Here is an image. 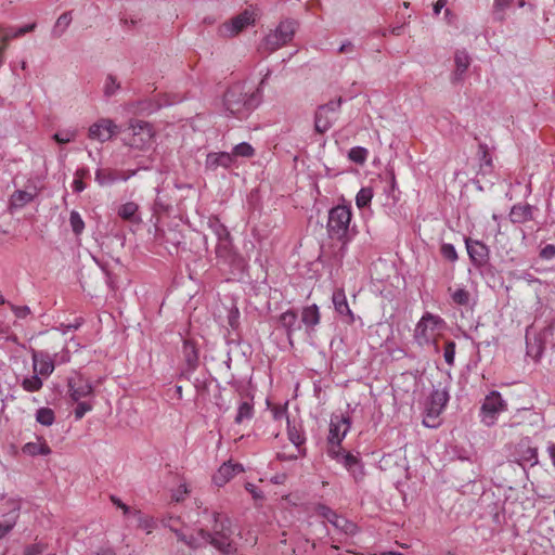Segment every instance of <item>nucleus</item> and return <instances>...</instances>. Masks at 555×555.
Segmentation results:
<instances>
[{
  "mask_svg": "<svg viewBox=\"0 0 555 555\" xmlns=\"http://www.w3.org/2000/svg\"><path fill=\"white\" fill-rule=\"evenodd\" d=\"M341 105V98L332 100L319 106L315 113L314 128L319 133H325L337 120Z\"/></svg>",
  "mask_w": 555,
  "mask_h": 555,
  "instance_id": "9",
  "label": "nucleus"
},
{
  "mask_svg": "<svg viewBox=\"0 0 555 555\" xmlns=\"http://www.w3.org/2000/svg\"><path fill=\"white\" fill-rule=\"evenodd\" d=\"M455 62V70H454V81L462 80L464 73L470 65V59L465 51H457L454 56Z\"/></svg>",
  "mask_w": 555,
  "mask_h": 555,
  "instance_id": "26",
  "label": "nucleus"
},
{
  "mask_svg": "<svg viewBox=\"0 0 555 555\" xmlns=\"http://www.w3.org/2000/svg\"><path fill=\"white\" fill-rule=\"evenodd\" d=\"M224 105L230 114L242 118L246 112L253 109L257 105V93L247 95L245 92V86L242 83H235L225 92Z\"/></svg>",
  "mask_w": 555,
  "mask_h": 555,
  "instance_id": "4",
  "label": "nucleus"
},
{
  "mask_svg": "<svg viewBox=\"0 0 555 555\" xmlns=\"http://www.w3.org/2000/svg\"><path fill=\"white\" fill-rule=\"evenodd\" d=\"M154 131L152 126L143 120H131L129 126L122 130V141L125 145L144 150L149 147L153 141Z\"/></svg>",
  "mask_w": 555,
  "mask_h": 555,
  "instance_id": "6",
  "label": "nucleus"
},
{
  "mask_svg": "<svg viewBox=\"0 0 555 555\" xmlns=\"http://www.w3.org/2000/svg\"><path fill=\"white\" fill-rule=\"evenodd\" d=\"M47 548V544L42 542H35L30 545H27L24 550V555H40Z\"/></svg>",
  "mask_w": 555,
  "mask_h": 555,
  "instance_id": "50",
  "label": "nucleus"
},
{
  "mask_svg": "<svg viewBox=\"0 0 555 555\" xmlns=\"http://www.w3.org/2000/svg\"><path fill=\"white\" fill-rule=\"evenodd\" d=\"M9 40V34L0 28V65L2 64L3 51L5 50Z\"/></svg>",
  "mask_w": 555,
  "mask_h": 555,
  "instance_id": "54",
  "label": "nucleus"
},
{
  "mask_svg": "<svg viewBox=\"0 0 555 555\" xmlns=\"http://www.w3.org/2000/svg\"><path fill=\"white\" fill-rule=\"evenodd\" d=\"M287 435L289 441L295 446L296 449H300V447L305 442V437L300 430V428L295 425H291L289 420L287 418Z\"/></svg>",
  "mask_w": 555,
  "mask_h": 555,
  "instance_id": "33",
  "label": "nucleus"
},
{
  "mask_svg": "<svg viewBox=\"0 0 555 555\" xmlns=\"http://www.w3.org/2000/svg\"><path fill=\"white\" fill-rule=\"evenodd\" d=\"M69 222L75 234L79 235L82 233L85 229V222L78 211L73 210L70 212Z\"/></svg>",
  "mask_w": 555,
  "mask_h": 555,
  "instance_id": "45",
  "label": "nucleus"
},
{
  "mask_svg": "<svg viewBox=\"0 0 555 555\" xmlns=\"http://www.w3.org/2000/svg\"><path fill=\"white\" fill-rule=\"evenodd\" d=\"M300 455H304V451L301 449H296V452L289 454L278 453V459L281 461H292L298 459Z\"/></svg>",
  "mask_w": 555,
  "mask_h": 555,
  "instance_id": "58",
  "label": "nucleus"
},
{
  "mask_svg": "<svg viewBox=\"0 0 555 555\" xmlns=\"http://www.w3.org/2000/svg\"><path fill=\"white\" fill-rule=\"evenodd\" d=\"M23 453L35 456V455H48L51 453L50 447L44 440L39 442H27L22 448Z\"/></svg>",
  "mask_w": 555,
  "mask_h": 555,
  "instance_id": "29",
  "label": "nucleus"
},
{
  "mask_svg": "<svg viewBox=\"0 0 555 555\" xmlns=\"http://www.w3.org/2000/svg\"><path fill=\"white\" fill-rule=\"evenodd\" d=\"M179 541L183 542L192 550H198L209 544V540L203 539L198 532L196 534L179 533Z\"/></svg>",
  "mask_w": 555,
  "mask_h": 555,
  "instance_id": "30",
  "label": "nucleus"
},
{
  "mask_svg": "<svg viewBox=\"0 0 555 555\" xmlns=\"http://www.w3.org/2000/svg\"><path fill=\"white\" fill-rule=\"evenodd\" d=\"M233 164V156L227 152L210 153L206 158V167L216 170L218 167L229 168Z\"/></svg>",
  "mask_w": 555,
  "mask_h": 555,
  "instance_id": "22",
  "label": "nucleus"
},
{
  "mask_svg": "<svg viewBox=\"0 0 555 555\" xmlns=\"http://www.w3.org/2000/svg\"><path fill=\"white\" fill-rule=\"evenodd\" d=\"M333 305L335 310L341 314L347 317V323L352 324L356 320L353 312L349 308L347 302L346 294L343 288H338L333 293L332 296Z\"/></svg>",
  "mask_w": 555,
  "mask_h": 555,
  "instance_id": "20",
  "label": "nucleus"
},
{
  "mask_svg": "<svg viewBox=\"0 0 555 555\" xmlns=\"http://www.w3.org/2000/svg\"><path fill=\"white\" fill-rule=\"evenodd\" d=\"M279 321L281 326L285 328L288 339L292 343V336L296 331L297 325V313L293 310H287L280 315Z\"/></svg>",
  "mask_w": 555,
  "mask_h": 555,
  "instance_id": "28",
  "label": "nucleus"
},
{
  "mask_svg": "<svg viewBox=\"0 0 555 555\" xmlns=\"http://www.w3.org/2000/svg\"><path fill=\"white\" fill-rule=\"evenodd\" d=\"M132 516L137 519L138 528L144 530L147 534L152 533L157 527L155 518L143 514L140 509L133 508Z\"/></svg>",
  "mask_w": 555,
  "mask_h": 555,
  "instance_id": "25",
  "label": "nucleus"
},
{
  "mask_svg": "<svg viewBox=\"0 0 555 555\" xmlns=\"http://www.w3.org/2000/svg\"><path fill=\"white\" fill-rule=\"evenodd\" d=\"M451 298L459 306H468L470 294L465 288H456L451 293Z\"/></svg>",
  "mask_w": 555,
  "mask_h": 555,
  "instance_id": "40",
  "label": "nucleus"
},
{
  "mask_svg": "<svg viewBox=\"0 0 555 555\" xmlns=\"http://www.w3.org/2000/svg\"><path fill=\"white\" fill-rule=\"evenodd\" d=\"M8 513L4 515V520L0 522V540L15 527L20 517L21 501L18 499H9L5 502Z\"/></svg>",
  "mask_w": 555,
  "mask_h": 555,
  "instance_id": "12",
  "label": "nucleus"
},
{
  "mask_svg": "<svg viewBox=\"0 0 555 555\" xmlns=\"http://www.w3.org/2000/svg\"><path fill=\"white\" fill-rule=\"evenodd\" d=\"M440 253L447 260L455 261L457 259V253L452 244H442Z\"/></svg>",
  "mask_w": 555,
  "mask_h": 555,
  "instance_id": "48",
  "label": "nucleus"
},
{
  "mask_svg": "<svg viewBox=\"0 0 555 555\" xmlns=\"http://www.w3.org/2000/svg\"><path fill=\"white\" fill-rule=\"evenodd\" d=\"M215 232H216V235L218 237V242L225 241V240H231L230 232L228 231V229L223 224H219L216 228Z\"/></svg>",
  "mask_w": 555,
  "mask_h": 555,
  "instance_id": "57",
  "label": "nucleus"
},
{
  "mask_svg": "<svg viewBox=\"0 0 555 555\" xmlns=\"http://www.w3.org/2000/svg\"><path fill=\"white\" fill-rule=\"evenodd\" d=\"M216 255L219 259H222L225 263L231 266H242L243 259L238 256L232 245L231 240H225L217 243Z\"/></svg>",
  "mask_w": 555,
  "mask_h": 555,
  "instance_id": "18",
  "label": "nucleus"
},
{
  "mask_svg": "<svg viewBox=\"0 0 555 555\" xmlns=\"http://www.w3.org/2000/svg\"><path fill=\"white\" fill-rule=\"evenodd\" d=\"M455 347H456V345L452 340L447 341L444 345L443 357H444L446 362L449 365H453V363H454Z\"/></svg>",
  "mask_w": 555,
  "mask_h": 555,
  "instance_id": "47",
  "label": "nucleus"
},
{
  "mask_svg": "<svg viewBox=\"0 0 555 555\" xmlns=\"http://www.w3.org/2000/svg\"><path fill=\"white\" fill-rule=\"evenodd\" d=\"M238 317H240V312H238V309L237 308H233L230 313H229V325L232 327V328H236L237 325H238Z\"/></svg>",
  "mask_w": 555,
  "mask_h": 555,
  "instance_id": "59",
  "label": "nucleus"
},
{
  "mask_svg": "<svg viewBox=\"0 0 555 555\" xmlns=\"http://www.w3.org/2000/svg\"><path fill=\"white\" fill-rule=\"evenodd\" d=\"M254 416V405L249 401H244L238 405L235 423L242 424L245 421L251 420Z\"/></svg>",
  "mask_w": 555,
  "mask_h": 555,
  "instance_id": "32",
  "label": "nucleus"
},
{
  "mask_svg": "<svg viewBox=\"0 0 555 555\" xmlns=\"http://www.w3.org/2000/svg\"><path fill=\"white\" fill-rule=\"evenodd\" d=\"M73 188L75 192H82L86 188V184L83 183L82 179L75 178Z\"/></svg>",
  "mask_w": 555,
  "mask_h": 555,
  "instance_id": "64",
  "label": "nucleus"
},
{
  "mask_svg": "<svg viewBox=\"0 0 555 555\" xmlns=\"http://www.w3.org/2000/svg\"><path fill=\"white\" fill-rule=\"evenodd\" d=\"M131 175L120 173L112 169H98L95 171V181L100 185L112 183L118 179L127 180Z\"/></svg>",
  "mask_w": 555,
  "mask_h": 555,
  "instance_id": "23",
  "label": "nucleus"
},
{
  "mask_svg": "<svg viewBox=\"0 0 555 555\" xmlns=\"http://www.w3.org/2000/svg\"><path fill=\"white\" fill-rule=\"evenodd\" d=\"M33 369L40 376H50L54 369V358L44 351H33Z\"/></svg>",
  "mask_w": 555,
  "mask_h": 555,
  "instance_id": "14",
  "label": "nucleus"
},
{
  "mask_svg": "<svg viewBox=\"0 0 555 555\" xmlns=\"http://www.w3.org/2000/svg\"><path fill=\"white\" fill-rule=\"evenodd\" d=\"M446 328V322L439 315L426 312L417 322L414 330V339L420 346L433 345L439 351L438 338Z\"/></svg>",
  "mask_w": 555,
  "mask_h": 555,
  "instance_id": "2",
  "label": "nucleus"
},
{
  "mask_svg": "<svg viewBox=\"0 0 555 555\" xmlns=\"http://www.w3.org/2000/svg\"><path fill=\"white\" fill-rule=\"evenodd\" d=\"M321 314L319 307L313 304L310 306H307L301 311V322L307 327H314L320 323Z\"/></svg>",
  "mask_w": 555,
  "mask_h": 555,
  "instance_id": "24",
  "label": "nucleus"
},
{
  "mask_svg": "<svg viewBox=\"0 0 555 555\" xmlns=\"http://www.w3.org/2000/svg\"><path fill=\"white\" fill-rule=\"evenodd\" d=\"M367 154H369V152L366 149L361 147V146H356L349 151L348 156L352 162L361 165L366 160Z\"/></svg>",
  "mask_w": 555,
  "mask_h": 555,
  "instance_id": "44",
  "label": "nucleus"
},
{
  "mask_svg": "<svg viewBox=\"0 0 555 555\" xmlns=\"http://www.w3.org/2000/svg\"><path fill=\"white\" fill-rule=\"evenodd\" d=\"M211 530L207 531L203 528L198 529V534L209 544L223 554L230 555L236 552L234 542V529L230 518L223 514L214 512Z\"/></svg>",
  "mask_w": 555,
  "mask_h": 555,
  "instance_id": "1",
  "label": "nucleus"
},
{
  "mask_svg": "<svg viewBox=\"0 0 555 555\" xmlns=\"http://www.w3.org/2000/svg\"><path fill=\"white\" fill-rule=\"evenodd\" d=\"M189 490L185 483H182L178 487V489L172 493V500L176 502H181L184 496L188 494Z\"/></svg>",
  "mask_w": 555,
  "mask_h": 555,
  "instance_id": "55",
  "label": "nucleus"
},
{
  "mask_svg": "<svg viewBox=\"0 0 555 555\" xmlns=\"http://www.w3.org/2000/svg\"><path fill=\"white\" fill-rule=\"evenodd\" d=\"M36 421L43 426H51L55 421L54 411L50 408H40L36 413Z\"/></svg>",
  "mask_w": 555,
  "mask_h": 555,
  "instance_id": "35",
  "label": "nucleus"
},
{
  "mask_svg": "<svg viewBox=\"0 0 555 555\" xmlns=\"http://www.w3.org/2000/svg\"><path fill=\"white\" fill-rule=\"evenodd\" d=\"M139 206L138 204L133 202H128L126 204H122L118 208V216L129 222L139 223L141 221L140 217L138 216Z\"/></svg>",
  "mask_w": 555,
  "mask_h": 555,
  "instance_id": "27",
  "label": "nucleus"
},
{
  "mask_svg": "<svg viewBox=\"0 0 555 555\" xmlns=\"http://www.w3.org/2000/svg\"><path fill=\"white\" fill-rule=\"evenodd\" d=\"M514 0H495L494 1V15L499 21H503L505 18L504 10L512 5Z\"/></svg>",
  "mask_w": 555,
  "mask_h": 555,
  "instance_id": "46",
  "label": "nucleus"
},
{
  "mask_svg": "<svg viewBox=\"0 0 555 555\" xmlns=\"http://www.w3.org/2000/svg\"><path fill=\"white\" fill-rule=\"evenodd\" d=\"M92 408L93 406L91 403L79 400L74 412L76 420H81L88 412L92 410Z\"/></svg>",
  "mask_w": 555,
  "mask_h": 555,
  "instance_id": "49",
  "label": "nucleus"
},
{
  "mask_svg": "<svg viewBox=\"0 0 555 555\" xmlns=\"http://www.w3.org/2000/svg\"><path fill=\"white\" fill-rule=\"evenodd\" d=\"M351 210L347 206L338 205L328 212L327 232L332 238L343 241L349 229Z\"/></svg>",
  "mask_w": 555,
  "mask_h": 555,
  "instance_id": "8",
  "label": "nucleus"
},
{
  "mask_svg": "<svg viewBox=\"0 0 555 555\" xmlns=\"http://www.w3.org/2000/svg\"><path fill=\"white\" fill-rule=\"evenodd\" d=\"M36 195H37L36 188H34L33 191L16 190L10 196L9 209L11 211H13V210L23 208L28 203L33 202L34 198L36 197Z\"/></svg>",
  "mask_w": 555,
  "mask_h": 555,
  "instance_id": "21",
  "label": "nucleus"
},
{
  "mask_svg": "<svg viewBox=\"0 0 555 555\" xmlns=\"http://www.w3.org/2000/svg\"><path fill=\"white\" fill-rule=\"evenodd\" d=\"M332 525L347 534H352L356 530V525L353 522L338 515L334 518V520H332Z\"/></svg>",
  "mask_w": 555,
  "mask_h": 555,
  "instance_id": "39",
  "label": "nucleus"
},
{
  "mask_svg": "<svg viewBox=\"0 0 555 555\" xmlns=\"http://www.w3.org/2000/svg\"><path fill=\"white\" fill-rule=\"evenodd\" d=\"M338 462L341 463L344 467L350 473L356 482H359L363 479L364 469L360 457L351 454L350 452H346L343 454Z\"/></svg>",
  "mask_w": 555,
  "mask_h": 555,
  "instance_id": "19",
  "label": "nucleus"
},
{
  "mask_svg": "<svg viewBox=\"0 0 555 555\" xmlns=\"http://www.w3.org/2000/svg\"><path fill=\"white\" fill-rule=\"evenodd\" d=\"M465 243L468 256L473 263L477 267L485 266L489 260L490 251L488 246L480 241H474L470 238H467Z\"/></svg>",
  "mask_w": 555,
  "mask_h": 555,
  "instance_id": "15",
  "label": "nucleus"
},
{
  "mask_svg": "<svg viewBox=\"0 0 555 555\" xmlns=\"http://www.w3.org/2000/svg\"><path fill=\"white\" fill-rule=\"evenodd\" d=\"M10 308L17 319H26L31 313L28 306H15L10 304Z\"/></svg>",
  "mask_w": 555,
  "mask_h": 555,
  "instance_id": "51",
  "label": "nucleus"
},
{
  "mask_svg": "<svg viewBox=\"0 0 555 555\" xmlns=\"http://www.w3.org/2000/svg\"><path fill=\"white\" fill-rule=\"evenodd\" d=\"M373 197V191L370 188H362L357 196H356V204L358 208H364L369 206Z\"/></svg>",
  "mask_w": 555,
  "mask_h": 555,
  "instance_id": "41",
  "label": "nucleus"
},
{
  "mask_svg": "<svg viewBox=\"0 0 555 555\" xmlns=\"http://www.w3.org/2000/svg\"><path fill=\"white\" fill-rule=\"evenodd\" d=\"M258 12L254 8L245 9L242 13L224 22L218 27V35L222 38H233L241 34L248 26L255 25Z\"/></svg>",
  "mask_w": 555,
  "mask_h": 555,
  "instance_id": "7",
  "label": "nucleus"
},
{
  "mask_svg": "<svg viewBox=\"0 0 555 555\" xmlns=\"http://www.w3.org/2000/svg\"><path fill=\"white\" fill-rule=\"evenodd\" d=\"M506 409V403L502 399L500 392L492 391L488 395L482 403L481 411L485 415V422L493 424L495 415Z\"/></svg>",
  "mask_w": 555,
  "mask_h": 555,
  "instance_id": "11",
  "label": "nucleus"
},
{
  "mask_svg": "<svg viewBox=\"0 0 555 555\" xmlns=\"http://www.w3.org/2000/svg\"><path fill=\"white\" fill-rule=\"evenodd\" d=\"M243 472L244 467L242 464L228 461L219 467V469L212 477V481L217 487H222L231 479H233L236 475Z\"/></svg>",
  "mask_w": 555,
  "mask_h": 555,
  "instance_id": "16",
  "label": "nucleus"
},
{
  "mask_svg": "<svg viewBox=\"0 0 555 555\" xmlns=\"http://www.w3.org/2000/svg\"><path fill=\"white\" fill-rule=\"evenodd\" d=\"M119 131V127L108 118H101L89 128V138L100 142L108 141Z\"/></svg>",
  "mask_w": 555,
  "mask_h": 555,
  "instance_id": "10",
  "label": "nucleus"
},
{
  "mask_svg": "<svg viewBox=\"0 0 555 555\" xmlns=\"http://www.w3.org/2000/svg\"><path fill=\"white\" fill-rule=\"evenodd\" d=\"M35 26H36L35 24H30V25H27L25 27L20 28L14 35H12V36L9 35L10 39L13 38V37L22 36V35H24L26 33H29V31L34 30Z\"/></svg>",
  "mask_w": 555,
  "mask_h": 555,
  "instance_id": "63",
  "label": "nucleus"
},
{
  "mask_svg": "<svg viewBox=\"0 0 555 555\" xmlns=\"http://www.w3.org/2000/svg\"><path fill=\"white\" fill-rule=\"evenodd\" d=\"M72 22V16L69 13H63L56 21L55 25H54V28L52 30V35L55 37V38H60L64 31L66 30V28L69 26Z\"/></svg>",
  "mask_w": 555,
  "mask_h": 555,
  "instance_id": "37",
  "label": "nucleus"
},
{
  "mask_svg": "<svg viewBox=\"0 0 555 555\" xmlns=\"http://www.w3.org/2000/svg\"><path fill=\"white\" fill-rule=\"evenodd\" d=\"M245 489L253 495L255 500L262 498L261 492L256 488L255 485L247 482L245 485Z\"/></svg>",
  "mask_w": 555,
  "mask_h": 555,
  "instance_id": "62",
  "label": "nucleus"
},
{
  "mask_svg": "<svg viewBox=\"0 0 555 555\" xmlns=\"http://www.w3.org/2000/svg\"><path fill=\"white\" fill-rule=\"evenodd\" d=\"M162 524L164 527L172 531L177 535V539L179 540V533H183L182 524L179 517H175L171 515L165 516L162 518Z\"/></svg>",
  "mask_w": 555,
  "mask_h": 555,
  "instance_id": "36",
  "label": "nucleus"
},
{
  "mask_svg": "<svg viewBox=\"0 0 555 555\" xmlns=\"http://www.w3.org/2000/svg\"><path fill=\"white\" fill-rule=\"evenodd\" d=\"M450 399L449 386L439 383L430 395L426 408L423 424L429 428H437L440 425V415Z\"/></svg>",
  "mask_w": 555,
  "mask_h": 555,
  "instance_id": "5",
  "label": "nucleus"
},
{
  "mask_svg": "<svg viewBox=\"0 0 555 555\" xmlns=\"http://www.w3.org/2000/svg\"><path fill=\"white\" fill-rule=\"evenodd\" d=\"M318 514L322 517H324L328 522L332 524V520H334V518L337 516V514L332 511L331 508H328L327 506H324V505H320L318 507Z\"/></svg>",
  "mask_w": 555,
  "mask_h": 555,
  "instance_id": "52",
  "label": "nucleus"
},
{
  "mask_svg": "<svg viewBox=\"0 0 555 555\" xmlns=\"http://www.w3.org/2000/svg\"><path fill=\"white\" fill-rule=\"evenodd\" d=\"M74 138H75V132H73V131H66V132H63V133H55L53 135V139L57 143H60V144L68 143L72 140H74Z\"/></svg>",
  "mask_w": 555,
  "mask_h": 555,
  "instance_id": "53",
  "label": "nucleus"
},
{
  "mask_svg": "<svg viewBox=\"0 0 555 555\" xmlns=\"http://www.w3.org/2000/svg\"><path fill=\"white\" fill-rule=\"evenodd\" d=\"M43 386V382L40 378V375L36 374L29 377H25L22 380V388L27 392H36L39 391Z\"/></svg>",
  "mask_w": 555,
  "mask_h": 555,
  "instance_id": "34",
  "label": "nucleus"
},
{
  "mask_svg": "<svg viewBox=\"0 0 555 555\" xmlns=\"http://www.w3.org/2000/svg\"><path fill=\"white\" fill-rule=\"evenodd\" d=\"M296 33V23L292 20H284L279 23L275 29L270 30L258 46L261 54H271L291 42Z\"/></svg>",
  "mask_w": 555,
  "mask_h": 555,
  "instance_id": "3",
  "label": "nucleus"
},
{
  "mask_svg": "<svg viewBox=\"0 0 555 555\" xmlns=\"http://www.w3.org/2000/svg\"><path fill=\"white\" fill-rule=\"evenodd\" d=\"M67 387L69 397L75 402L93 395L90 380L80 375L68 378Z\"/></svg>",
  "mask_w": 555,
  "mask_h": 555,
  "instance_id": "13",
  "label": "nucleus"
},
{
  "mask_svg": "<svg viewBox=\"0 0 555 555\" xmlns=\"http://www.w3.org/2000/svg\"><path fill=\"white\" fill-rule=\"evenodd\" d=\"M349 429V417L335 415L331 418L328 438L331 441H343Z\"/></svg>",
  "mask_w": 555,
  "mask_h": 555,
  "instance_id": "17",
  "label": "nucleus"
},
{
  "mask_svg": "<svg viewBox=\"0 0 555 555\" xmlns=\"http://www.w3.org/2000/svg\"><path fill=\"white\" fill-rule=\"evenodd\" d=\"M273 418L279 421L286 416V406L274 405L271 410Z\"/></svg>",
  "mask_w": 555,
  "mask_h": 555,
  "instance_id": "61",
  "label": "nucleus"
},
{
  "mask_svg": "<svg viewBox=\"0 0 555 555\" xmlns=\"http://www.w3.org/2000/svg\"><path fill=\"white\" fill-rule=\"evenodd\" d=\"M540 256L543 259H552L555 257V245L548 244L546 245L540 253Z\"/></svg>",
  "mask_w": 555,
  "mask_h": 555,
  "instance_id": "60",
  "label": "nucleus"
},
{
  "mask_svg": "<svg viewBox=\"0 0 555 555\" xmlns=\"http://www.w3.org/2000/svg\"><path fill=\"white\" fill-rule=\"evenodd\" d=\"M120 83L117 81L116 77L113 75H107L103 86V92L106 96H112L116 94L119 90Z\"/></svg>",
  "mask_w": 555,
  "mask_h": 555,
  "instance_id": "42",
  "label": "nucleus"
},
{
  "mask_svg": "<svg viewBox=\"0 0 555 555\" xmlns=\"http://www.w3.org/2000/svg\"><path fill=\"white\" fill-rule=\"evenodd\" d=\"M111 501L116 507L120 508L125 515H132L133 509L122 503L120 499L112 495Z\"/></svg>",
  "mask_w": 555,
  "mask_h": 555,
  "instance_id": "56",
  "label": "nucleus"
},
{
  "mask_svg": "<svg viewBox=\"0 0 555 555\" xmlns=\"http://www.w3.org/2000/svg\"><path fill=\"white\" fill-rule=\"evenodd\" d=\"M233 158L234 157H253L255 155V150L254 147L249 144V143H246V142H242L240 144H236L234 147H233V151L232 153H230Z\"/></svg>",
  "mask_w": 555,
  "mask_h": 555,
  "instance_id": "38",
  "label": "nucleus"
},
{
  "mask_svg": "<svg viewBox=\"0 0 555 555\" xmlns=\"http://www.w3.org/2000/svg\"><path fill=\"white\" fill-rule=\"evenodd\" d=\"M341 441H331L327 438V455L337 462L341 459L343 454L346 453L341 448Z\"/></svg>",
  "mask_w": 555,
  "mask_h": 555,
  "instance_id": "43",
  "label": "nucleus"
},
{
  "mask_svg": "<svg viewBox=\"0 0 555 555\" xmlns=\"http://www.w3.org/2000/svg\"><path fill=\"white\" fill-rule=\"evenodd\" d=\"M183 354L190 367H195L198 362V352L195 344L185 340L183 344Z\"/></svg>",
  "mask_w": 555,
  "mask_h": 555,
  "instance_id": "31",
  "label": "nucleus"
}]
</instances>
